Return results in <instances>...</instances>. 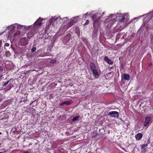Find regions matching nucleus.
<instances>
[{
	"mask_svg": "<svg viewBox=\"0 0 153 153\" xmlns=\"http://www.w3.org/2000/svg\"><path fill=\"white\" fill-rule=\"evenodd\" d=\"M2 75H1L0 76V81L2 79Z\"/></svg>",
	"mask_w": 153,
	"mask_h": 153,
	"instance_id": "32",
	"label": "nucleus"
},
{
	"mask_svg": "<svg viewBox=\"0 0 153 153\" xmlns=\"http://www.w3.org/2000/svg\"><path fill=\"white\" fill-rule=\"evenodd\" d=\"M65 105V101L64 102H62V103H61V104H60L59 105L60 106H62V105Z\"/></svg>",
	"mask_w": 153,
	"mask_h": 153,
	"instance_id": "28",
	"label": "nucleus"
},
{
	"mask_svg": "<svg viewBox=\"0 0 153 153\" xmlns=\"http://www.w3.org/2000/svg\"><path fill=\"white\" fill-rule=\"evenodd\" d=\"M16 27L18 30H21L22 29L27 28L29 27H30V26H27L23 25H21L17 23H16Z\"/></svg>",
	"mask_w": 153,
	"mask_h": 153,
	"instance_id": "12",
	"label": "nucleus"
},
{
	"mask_svg": "<svg viewBox=\"0 0 153 153\" xmlns=\"http://www.w3.org/2000/svg\"><path fill=\"white\" fill-rule=\"evenodd\" d=\"M43 19L41 17H39L38 19L34 23L36 27L40 26L42 24V21Z\"/></svg>",
	"mask_w": 153,
	"mask_h": 153,
	"instance_id": "7",
	"label": "nucleus"
},
{
	"mask_svg": "<svg viewBox=\"0 0 153 153\" xmlns=\"http://www.w3.org/2000/svg\"><path fill=\"white\" fill-rule=\"evenodd\" d=\"M36 47H33L31 49V51L32 52H33L36 50Z\"/></svg>",
	"mask_w": 153,
	"mask_h": 153,
	"instance_id": "24",
	"label": "nucleus"
},
{
	"mask_svg": "<svg viewBox=\"0 0 153 153\" xmlns=\"http://www.w3.org/2000/svg\"><path fill=\"white\" fill-rule=\"evenodd\" d=\"M151 119V117L149 116L146 117L145 119V121L144 123V126H149V123Z\"/></svg>",
	"mask_w": 153,
	"mask_h": 153,
	"instance_id": "9",
	"label": "nucleus"
},
{
	"mask_svg": "<svg viewBox=\"0 0 153 153\" xmlns=\"http://www.w3.org/2000/svg\"><path fill=\"white\" fill-rule=\"evenodd\" d=\"M54 23L52 21H50V19H49L48 23L46 27V30L47 32L49 33L52 30L51 28L53 26Z\"/></svg>",
	"mask_w": 153,
	"mask_h": 153,
	"instance_id": "4",
	"label": "nucleus"
},
{
	"mask_svg": "<svg viewBox=\"0 0 153 153\" xmlns=\"http://www.w3.org/2000/svg\"><path fill=\"white\" fill-rule=\"evenodd\" d=\"M36 71V70L34 69V70H28L27 71H26L24 72V74L26 75L27 74L30 73V71Z\"/></svg>",
	"mask_w": 153,
	"mask_h": 153,
	"instance_id": "21",
	"label": "nucleus"
},
{
	"mask_svg": "<svg viewBox=\"0 0 153 153\" xmlns=\"http://www.w3.org/2000/svg\"><path fill=\"white\" fill-rule=\"evenodd\" d=\"M1 132H0V135L1 134Z\"/></svg>",
	"mask_w": 153,
	"mask_h": 153,
	"instance_id": "41",
	"label": "nucleus"
},
{
	"mask_svg": "<svg viewBox=\"0 0 153 153\" xmlns=\"http://www.w3.org/2000/svg\"><path fill=\"white\" fill-rule=\"evenodd\" d=\"M126 13H124V14H122L117 13L116 15L115 14L114 16H116L117 19H118L119 20L120 23H122L124 21L125 18L124 16V15L126 14Z\"/></svg>",
	"mask_w": 153,
	"mask_h": 153,
	"instance_id": "5",
	"label": "nucleus"
},
{
	"mask_svg": "<svg viewBox=\"0 0 153 153\" xmlns=\"http://www.w3.org/2000/svg\"><path fill=\"white\" fill-rule=\"evenodd\" d=\"M62 19V22L63 23H67V21H68V19L67 17H64Z\"/></svg>",
	"mask_w": 153,
	"mask_h": 153,
	"instance_id": "19",
	"label": "nucleus"
},
{
	"mask_svg": "<svg viewBox=\"0 0 153 153\" xmlns=\"http://www.w3.org/2000/svg\"><path fill=\"white\" fill-rule=\"evenodd\" d=\"M6 56L7 57H8L10 56V54L9 51H7L5 53V54Z\"/></svg>",
	"mask_w": 153,
	"mask_h": 153,
	"instance_id": "23",
	"label": "nucleus"
},
{
	"mask_svg": "<svg viewBox=\"0 0 153 153\" xmlns=\"http://www.w3.org/2000/svg\"><path fill=\"white\" fill-rule=\"evenodd\" d=\"M7 120V118H2L1 119V120Z\"/></svg>",
	"mask_w": 153,
	"mask_h": 153,
	"instance_id": "31",
	"label": "nucleus"
},
{
	"mask_svg": "<svg viewBox=\"0 0 153 153\" xmlns=\"http://www.w3.org/2000/svg\"><path fill=\"white\" fill-rule=\"evenodd\" d=\"M99 14V15H100V13H96L95 15H93L92 16V19L93 21H94V27L96 23L100 19V18H97V16Z\"/></svg>",
	"mask_w": 153,
	"mask_h": 153,
	"instance_id": "8",
	"label": "nucleus"
},
{
	"mask_svg": "<svg viewBox=\"0 0 153 153\" xmlns=\"http://www.w3.org/2000/svg\"><path fill=\"white\" fill-rule=\"evenodd\" d=\"M104 60L107 62L108 64L110 65H112L113 63V62L110 59H109L108 57L105 56L104 58Z\"/></svg>",
	"mask_w": 153,
	"mask_h": 153,
	"instance_id": "16",
	"label": "nucleus"
},
{
	"mask_svg": "<svg viewBox=\"0 0 153 153\" xmlns=\"http://www.w3.org/2000/svg\"><path fill=\"white\" fill-rule=\"evenodd\" d=\"M32 103H33V102H32L31 103H30V105H31V104H32Z\"/></svg>",
	"mask_w": 153,
	"mask_h": 153,
	"instance_id": "40",
	"label": "nucleus"
},
{
	"mask_svg": "<svg viewBox=\"0 0 153 153\" xmlns=\"http://www.w3.org/2000/svg\"><path fill=\"white\" fill-rule=\"evenodd\" d=\"M79 16H78L72 18L71 19L72 23H74L76 22L77 21L78 18Z\"/></svg>",
	"mask_w": 153,
	"mask_h": 153,
	"instance_id": "17",
	"label": "nucleus"
},
{
	"mask_svg": "<svg viewBox=\"0 0 153 153\" xmlns=\"http://www.w3.org/2000/svg\"><path fill=\"white\" fill-rule=\"evenodd\" d=\"M0 153H1V152H0Z\"/></svg>",
	"mask_w": 153,
	"mask_h": 153,
	"instance_id": "42",
	"label": "nucleus"
},
{
	"mask_svg": "<svg viewBox=\"0 0 153 153\" xmlns=\"http://www.w3.org/2000/svg\"><path fill=\"white\" fill-rule=\"evenodd\" d=\"M16 27V23L13 24H12L10 26H8L6 27V29H9L10 30L12 31L14 30L15 28Z\"/></svg>",
	"mask_w": 153,
	"mask_h": 153,
	"instance_id": "13",
	"label": "nucleus"
},
{
	"mask_svg": "<svg viewBox=\"0 0 153 153\" xmlns=\"http://www.w3.org/2000/svg\"><path fill=\"white\" fill-rule=\"evenodd\" d=\"M26 101H27V100H23V102H25Z\"/></svg>",
	"mask_w": 153,
	"mask_h": 153,
	"instance_id": "36",
	"label": "nucleus"
},
{
	"mask_svg": "<svg viewBox=\"0 0 153 153\" xmlns=\"http://www.w3.org/2000/svg\"><path fill=\"white\" fill-rule=\"evenodd\" d=\"M142 134L140 133H138L137 134L135 135V137L137 140H140L142 138Z\"/></svg>",
	"mask_w": 153,
	"mask_h": 153,
	"instance_id": "15",
	"label": "nucleus"
},
{
	"mask_svg": "<svg viewBox=\"0 0 153 153\" xmlns=\"http://www.w3.org/2000/svg\"><path fill=\"white\" fill-rule=\"evenodd\" d=\"M105 13V12H103L102 13V15H103Z\"/></svg>",
	"mask_w": 153,
	"mask_h": 153,
	"instance_id": "39",
	"label": "nucleus"
},
{
	"mask_svg": "<svg viewBox=\"0 0 153 153\" xmlns=\"http://www.w3.org/2000/svg\"><path fill=\"white\" fill-rule=\"evenodd\" d=\"M88 13H87L86 14H83V16H86V15H87L88 14Z\"/></svg>",
	"mask_w": 153,
	"mask_h": 153,
	"instance_id": "35",
	"label": "nucleus"
},
{
	"mask_svg": "<svg viewBox=\"0 0 153 153\" xmlns=\"http://www.w3.org/2000/svg\"><path fill=\"white\" fill-rule=\"evenodd\" d=\"M23 153H30V152L28 151H26L23 152Z\"/></svg>",
	"mask_w": 153,
	"mask_h": 153,
	"instance_id": "33",
	"label": "nucleus"
},
{
	"mask_svg": "<svg viewBox=\"0 0 153 153\" xmlns=\"http://www.w3.org/2000/svg\"><path fill=\"white\" fill-rule=\"evenodd\" d=\"M109 114L111 117L114 118H117L119 116L118 112L116 111H110L109 113Z\"/></svg>",
	"mask_w": 153,
	"mask_h": 153,
	"instance_id": "10",
	"label": "nucleus"
},
{
	"mask_svg": "<svg viewBox=\"0 0 153 153\" xmlns=\"http://www.w3.org/2000/svg\"><path fill=\"white\" fill-rule=\"evenodd\" d=\"M146 15V17L150 19L149 20V21H150V22H151V21H152V23L153 24V10L151 12L148 13H147V14L143 15H141L139 17L135 18L134 19H139L140 17L144 16Z\"/></svg>",
	"mask_w": 153,
	"mask_h": 153,
	"instance_id": "3",
	"label": "nucleus"
},
{
	"mask_svg": "<svg viewBox=\"0 0 153 153\" xmlns=\"http://www.w3.org/2000/svg\"><path fill=\"white\" fill-rule=\"evenodd\" d=\"M145 16H146L145 17H146V18H145V19H146V18H148L146 17V15H145ZM148 19H149V18H148Z\"/></svg>",
	"mask_w": 153,
	"mask_h": 153,
	"instance_id": "38",
	"label": "nucleus"
},
{
	"mask_svg": "<svg viewBox=\"0 0 153 153\" xmlns=\"http://www.w3.org/2000/svg\"><path fill=\"white\" fill-rule=\"evenodd\" d=\"M128 24H126V26L125 27H126V26H128Z\"/></svg>",
	"mask_w": 153,
	"mask_h": 153,
	"instance_id": "37",
	"label": "nucleus"
},
{
	"mask_svg": "<svg viewBox=\"0 0 153 153\" xmlns=\"http://www.w3.org/2000/svg\"><path fill=\"white\" fill-rule=\"evenodd\" d=\"M10 44L9 43H6L5 44V46L8 47L9 46Z\"/></svg>",
	"mask_w": 153,
	"mask_h": 153,
	"instance_id": "30",
	"label": "nucleus"
},
{
	"mask_svg": "<svg viewBox=\"0 0 153 153\" xmlns=\"http://www.w3.org/2000/svg\"><path fill=\"white\" fill-rule=\"evenodd\" d=\"M141 153H145L146 151V149H141Z\"/></svg>",
	"mask_w": 153,
	"mask_h": 153,
	"instance_id": "26",
	"label": "nucleus"
},
{
	"mask_svg": "<svg viewBox=\"0 0 153 153\" xmlns=\"http://www.w3.org/2000/svg\"><path fill=\"white\" fill-rule=\"evenodd\" d=\"M122 78L126 80H128L130 79V76L128 74H123L122 76Z\"/></svg>",
	"mask_w": 153,
	"mask_h": 153,
	"instance_id": "14",
	"label": "nucleus"
},
{
	"mask_svg": "<svg viewBox=\"0 0 153 153\" xmlns=\"http://www.w3.org/2000/svg\"><path fill=\"white\" fill-rule=\"evenodd\" d=\"M89 23V20H87L85 22V23L84 24L85 25H86L88 24Z\"/></svg>",
	"mask_w": 153,
	"mask_h": 153,
	"instance_id": "29",
	"label": "nucleus"
},
{
	"mask_svg": "<svg viewBox=\"0 0 153 153\" xmlns=\"http://www.w3.org/2000/svg\"><path fill=\"white\" fill-rule=\"evenodd\" d=\"M114 15V14H111L110 15L108 18L106 19V21L107 22L106 23L105 25L108 29L110 28L112 25L114 23V20L115 19V18H114V19L113 21L111 19V17H113Z\"/></svg>",
	"mask_w": 153,
	"mask_h": 153,
	"instance_id": "1",
	"label": "nucleus"
},
{
	"mask_svg": "<svg viewBox=\"0 0 153 153\" xmlns=\"http://www.w3.org/2000/svg\"><path fill=\"white\" fill-rule=\"evenodd\" d=\"M79 116H76L74 117L72 119V120L73 121H75L77 120H78L79 119Z\"/></svg>",
	"mask_w": 153,
	"mask_h": 153,
	"instance_id": "22",
	"label": "nucleus"
},
{
	"mask_svg": "<svg viewBox=\"0 0 153 153\" xmlns=\"http://www.w3.org/2000/svg\"><path fill=\"white\" fill-rule=\"evenodd\" d=\"M90 66L91 69L92 71L94 76L96 78H98L99 77V75L98 73L95 64L93 62H91L90 64Z\"/></svg>",
	"mask_w": 153,
	"mask_h": 153,
	"instance_id": "2",
	"label": "nucleus"
},
{
	"mask_svg": "<svg viewBox=\"0 0 153 153\" xmlns=\"http://www.w3.org/2000/svg\"><path fill=\"white\" fill-rule=\"evenodd\" d=\"M9 81H10V80H9L8 81H7V82H6L4 83L3 85V86H6L7 84H8V83H9Z\"/></svg>",
	"mask_w": 153,
	"mask_h": 153,
	"instance_id": "25",
	"label": "nucleus"
},
{
	"mask_svg": "<svg viewBox=\"0 0 153 153\" xmlns=\"http://www.w3.org/2000/svg\"><path fill=\"white\" fill-rule=\"evenodd\" d=\"M62 19L60 16L58 17L54 16L50 18V21H52L54 23L55 21L57 22H59L62 23Z\"/></svg>",
	"mask_w": 153,
	"mask_h": 153,
	"instance_id": "6",
	"label": "nucleus"
},
{
	"mask_svg": "<svg viewBox=\"0 0 153 153\" xmlns=\"http://www.w3.org/2000/svg\"><path fill=\"white\" fill-rule=\"evenodd\" d=\"M149 141H148L146 143L142 145L141 146V149H144V148H145V147L147 146L149 144Z\"/></svg>",
	"mask_w": 153,
	"mask_h": 153,
	"instance_id": "18",
	"label": "nucleus"
},
{
	"mask_svg": "<svg viewBox=\"0 0 153 153\" xmlns=\"http://www.w3.org/2000/svg\"><path fill=\"white\" fill-rule=\"evenodd\" d=\"M72 101H65V105H69L71 104Z\"/></svg>",
	"mask_w": 153,
	"mask_h": 153,
	"instance_id": "20",
	"label": "nucleus"
},
{
	"mask_svg": "<svg viewBox=\"0 0 153 153\" xmlns=\"http://www.w3.org/2000/svg\"><path fill=\"white\" fill-rule=\"evenodd\" d=\"M33 29L34 28H32L27 33V36L29 39L30 38L34 35V30Z\"/></svg>",
	"mask_w": 153,
	"mask_h": 153,
	"instance_id": "11",
	"label": "nucleus"
},
{
	"mask_svg": "<svg viewBox=\"0 0 153 153\" xmlns=\"http://www.w3.org/2000/svg\"><path fill=\"white\" fill-rule=\"evenodd\" d=\"M56 62V61L55 59L52 60L50 62L51 63H54Z\"/></svg>",
	"mask_w": 153,
	"mask_h": 153,
	"instance_id": "27",
	"label": "nucleus"
},
{
	"mask_svg": "<svg viewBox=\"0 0 153 153\" xmlns=\"http://www.w3.org/2000/svg\"><path fill=\"white\" fill-rule=\"evenodd\" d=\"M9 64L10 65H13V63L12 62H10Z\"/></svg>",
	"mask_w": 153,
	"mask_h": 153,
	"instance_id": "34",
	"label": "nucleus"
}]
</instances>
